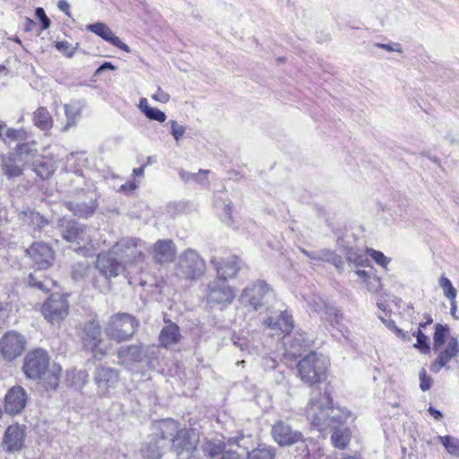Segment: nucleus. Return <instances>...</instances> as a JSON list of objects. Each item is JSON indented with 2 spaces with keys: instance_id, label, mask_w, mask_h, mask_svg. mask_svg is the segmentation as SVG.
<instances>
[{
  "instance_id": "nucleus-1",
  "label": "nucleus",
  "mask_w": 459,
  "mask_h": 459,
  "mask_svg": "<svg viewBox=\"0 0 459 459\" xmlns=\"http://www.w3.org/2000/svg\"><path fill=\"white\" fill-rule=\"evenodd\" d=\"M307 418L311 425L322 431L335 424L346 422L351 412L340 406H333L327 393L317 394L310 399L306 410Z\"/></svg>"
},
{
  "instance_id": "nucleus-2",
  "label": "nucleus",
  "mask_w": 459,
  "mask_h": 459,
  "mask_svg": "<svg viewBox=\"0 0 459 459\" xmlns=\"http://www.w3.org/2000/svg\"><path fill=\"white\" fill-rule=\"evenodd\" d=\"M22 368L27 378L40 380L47 389H56L59 385L62 368L56 363L50 364L45 350L36 349L28 352Z\"/></svg>"
},
{
  "instance_id": "nucleus-3",
  "label": "nucleus",
  "mask_w": 459,
  "mask_h": 459,
  "mask_svg": "<svg viewBox=\"0 0 459 459\" xmlns=\"http://www.w3.org/2000/svg\"><path fill=\"white\" fill-rule=\"evenodd\" d=\"M157 433L146 442L141 449L145 459H160L162 452L169 446V437H172L178 429V422L171 419L160 421Z\"/></svg>"
},
{
  "instance_id": "nucleus-4",
  "label": "nucleus",
  "mask_w": 459,
  "mask_h": 459,
  "mask_svg": "<svg viewBox=\"0 0 459 459\" xmlns=\"http://www.w3.org/2000/svg\"><path fill=\"white\" fill-rule=\"evenodd\" d=\"M327 366V359L323 354L316 352L308 353L297 365L300 379L309 385L320 382L325 378Z\"/></svg>"
},
{
  "instance_id": "nucleus-5",
  "label": "nucleus",
  "mask_w": 459,
  "mask_h": 459,
  "mask_svg": "<svg viewBox=\"0 0 459 459\" xmlns=\"http://www.w3.org/2000/svg\"><path fill=\"white\" fill-rule=\"evenodd\" d=\"M138 325V321L133 316L118 313L109 318L106 332L111 339L120 342L131 338Z\"/></svg>"
},
{
  "instance_id": "nucleus-6",
  "label": "nucleus",
  "mask_w": 459,
  "mask_h": 459,
  "mask_svg": "<svg viewBox=\"0 0 459 459\" xmlns=\"http://www.w3.org/2000/svg\"><path fill=\"white\" fill-rule=\"evenodd\" d=\"M63 227V238L72 245L75 251L87 249L88 247H91L92 238L97 234L94 228L87 227L75 221H68Z\"/></svg>"
},
{
  "instance_id": "nucleus-7",
  "label": "nucleus",
  "mask_w": 459,
  "mask_h": 459,
  "mask_svg": "<svg viewBox=\"0 0 459 459\" xmlns=\"http://www.w3.org/2000/svg\"><path fill=\"white\" fill-rule=\"evenodd\" d=\"M83 347L91 351L94 358L100 359L110 349V342L102 338L100 325L95 321L86 323L82 329Z\"/></svg>"
},
{
  "instance_id": "nucleus-8",
  "label": "nucleus",
  "mask_w": 459,
  "mask_h": 459,
  "mask_svg": "<svg viewBox=\"0 0 459 459\" xmlns=\"http://www.w3.org/2000/svg\"><path fill=\"white\" fill-rule=\"evenodd\" d=\"M144 250V243L136 238H123L112 247V253L119 256L126 266L143 262Z\"/></svg>"
},
{
  "instance_id": "nucleus-9",
  "label": "nucleus",
  "mask_w": 459,
  "mask_h": 459,
  "mask_svg": "<svg viewBox=\"0 0 459 459\" xmlns=\"http://www.w3.org/2000/svg\"><path fill=\"white\" fill-rule=\"evenodd\" d=\"M204 261L195 250L188 249L180 255L178 271L186 279H196L204 274Z\"/></svg>"
},
{
  "instance_id": "nucleus-10",
  "label": "nucleus",
  "mask_w": 459,
  "mask_h": 459,
  "mask_svg": "<svg viewBox=\"0 0 459 459\" xmlns=\"http://www.w3.org/2000/svg\"><path fill=\"white\" fill-rule=\"evenodd\" d=\"M68 301L59 293L52 294L42 306L44 317L51 324L59 323L68 315Z\"/></svg>"
},
{
  "instance_id": "nucleus-11",
  "label": "nucleus",
  "mask_w": 459,
  "mask_h": 459,
  "mask_svg": "<svg viewBox=\"0 0 459 459\" xmlns=\"http://www.w3.org/2000/svg\"><path fill=\"white\" fill-rule=\"evenodd\" d=\"M235 296V291L227 281L216 279L208 284L206 299L210 305L230 304Z\"/></svg>"
},
{
  "instance_id": "nucleus-12",
  "label": "nucleus",
  "mask_w": 459,
  "mask_h": 459,
  "mask_svg": "<svg viewBox=\"0 0 459 459\" xmlns=\"http://www.w3.org/2000/svg\"><path fill=\"white\" fill-rule=\"evenodd\" d=\"M270 290L265 281H257L243 290L240 295V301L245 306H250L256 310L263 306L264 299Z\"/></svg>"
},
{
  "instance_id": "nucleus-13",
  "label": "nucleus",
  "mask_w": 459,
  "mask_h": 459,
  "mask_svg": "<svg viewBox=\"0 0 459 459\" xmlns=\"http://www.w3.org/2000/svg\"><path fill=\"white\" fill-rule=\"evenodd\" d=\"M26 252L33 262V266L38 270H46L53 264L55 254L46 243L35 242Z\"/></svg>"
},
{
  "instance_id": "nucleus-14",
  "label": "nucleus",
  "mask_w": 459,
  "mask_h": 459,
  "mask_svg": "<svg viewBox=\"0 0 459 459\" xmlns=\"http://www.w3.org/2000/svg\"><path fill=\"white\" fill-rule=\"evenodd\" d=\"M25 338L16 333H6L0 341V351L6 360H13L19 357L25 349Z\"/></svg>"
},
{
  "instance_id": "nucleus-15",
  "label": "nucleus",
  "mask_w": 459,
  "mask_h": 459,
  "mask_svg": "<svg viewBox=\"0 0 459 459\" xmlns=\"http://www.w3.org/2000/svg\"><path fill=\"white\" fill-rule=\"evenodd\" d=\"M272 437L281 446H290L303 440V435L300 431L294 430L282 420L277 421L273 426Z\"/></svg>"
},
{
  "instance_id": "nucleus-16",
  "label": "nucleus",
  "mask_w": 459,
  "mask_h": 459,
  "mask_svg": "<svg viewBox=\"0 0 459 459\" xmlns=\"http://www.w3.org/2000/svg\"><path fill=\"white\" fill-rule=\"evenodd\" d=\"M114 255L116 254L111 250L108 253L100 254L97 257L96 267L107 279L118 276L126 269V265L117 261Z\"/></svg>"
},
{
  "instance_id": "nucleus-17",
  "label": "nucleus",
  "mask_w": 459,
  "mask_h": 459,
  "mask_svg": "<svg viewBox=\"0 0 459 459\" xmlns=\"http://www.w3.org/2000/svg\"><path fill=\"white\" fill-rule=\"evenodd\" d=\"M25 441V427L20 424L9 426L4 436L3 445L8 452H16L22 448Z\"/></svg>"
},
{
  "instance_id": "nucleus-18",
  "label": "nucleus",
  "mask_w": 459,
  "mask_h": 459,
  "mask_svg": "<svg viewBox=\"0 0 459 459\" xmlns=\"http://www.w3.org/2000/svg\"><path fill=\"white\" fill-rule=\"evenodd\" d=\"M437 351L438 355L430 366V370L434 373H437L443 367H446L453 358L458 355L459 343L457 338L454 336L449 337L446 345Z\"/></svg>"
},
{
  "instance_id": "nucleus-19",
  "label": "nucleus",
  "mask_w": 459,
  "mask_h": 459,
  "mask_svg": "<svg viewBox=\"0 0 459 459\" xmlns=\"http://www.w3.org/2000/svg\"><path fill=\"white\" fill-rule=\"evenodd\" d=\"M27 393L22 386L12 387L5 394V411L9 414H18L25 407Z\"/></svg>"
},
{
  "instance_id": "nucleus-20",
  "label": "nucleus",
  "mask_w": 459,
  "mask_h": 459,
  "mask_svg": "<svg viewBox=\"0 0 459 459\" xmlns=\"http://www.w3.org/2000/svg\"><path fill=\"white\" fill-rule=\"evenodd\" d=\"M95 381L98 392L107 394L118 383V372L111 368L100 367L95 373Z\"/></svg>"
},
{
  "instance_id": "nucleus-21",
  "label": "nucleus",
  "mask_w": 459,
  "mask_h": 459,
  "mask_svg": "<svg viewBox=\"0 0 459 459\" xmlns=\"http://www.w3.org/2000/svg\"><path fill=\"white\" fill-rule=\"evenodd\" d=\"M149 348L138 345H131L122 347L118 351V358L120 363L125 366H129L134 362L143 361L144 359H150L149 354L154 356V351L149 352Z\"/></svg>"
},
{
  "instance_id": "nucleus-22",
  "label": "nucleus",
  "mask_w": 459,
  "mask_h": 459,
  "mask_svg": "<svg viewBox=\"0 0 459 459\" xmlns=\"http://www.w3.org/2000/svg\"><path fill=\"white\" fill-rule=\"evenodd\" d=\"M172 442V448L178 455L184 452L189 454L195 448L196 442L190 437V432L186 429H178L172 437H169V444Z\"/></svg>"
},
{
  "instance_id": "nucleus-23",
  "label": "nucleus",
  "mask_w": 459,
  "mask_h": 459,
  "mask_svg": "<svg viewBox=\"0 0 459 459\" xmlns=\"http://www.w3.org/2000/svg\"><path fill=\"white\" fill-rule=\"evenodd\" d=\"M86 30L98 35L107 42H109L113 46L126 51L130 52L129 47L122 42V40L117 37L111 29L103 22H96L86 26Z\"/></svg>"
},
{
  "instance_id": "nucleus-24",
  "label": "nucleus",
  "mask_w": 459,
  "mask_h": 459,
  "mask_svg": "<svg viewBox=\"0 0 459 459\" xmlns=\"http://www.w3.org/2000/svg\"><path fill=\"white\" fill-rule=\"evenodd\" d=\"M212 263L216 268L218 280L224 281L234 278L240 269L239 260L236 256H230L220 262L212 259Z\"/></svg>"
},
{
  "instance_id": "nucleus-25",
  "label": "nucleus",
  "mask_w": 459,
  "mask_h": 459,
  "mask_svg": "<svg viewBox=\"0 0 459 459\" xmlns=\"http://www.w3.org/2000/svg\"><path fill=\"white\" fill-rule=\"evenodd\" d=\"M308 306L317 313L322 319L333 323L337 322L339 311L333 306H330L322 297L313 295L307 301Z\"/></svg>"
},
{
  "instance_id": "nucleus-26",
  "label": "nucleus",
  "mask_w": 459,
  "mask_h": 459,
  "mask_svg": "<svg viewBox=\"0 0 459 459\" xmlns=\"http://www.w3.org/2000/svg\"><path fill=\"white\" fill-rule=\"evenodd\" d=\"M152 254L156 263H169L175 257L176 247L171 240H158L152 247Z\"/></svg>"
},
{
  "instance_id": "nucleus-27",
  "label": "nucleus",
  "mask_w": 459,
  "mask_h": 459,
  "mask_svg": "<svg viewBox=\"0 0 459 459\" xmlns=\"http://www.w3.org/2000/svg\"><path fill=\"white\" fill-rule=\"evenodd\" d=\"M83 108L84 101L81 100H72L64 105L66 123L62 127V132H67L70 128L76 126Z\"/></svg>"
},
{
  "instance_id": "nucleus-28",
  "label": "nucleus",
  "mask_w": 459,
  "mask_h": 459,
  "mask_svg": "<svg viewBox=\"0 0 459 459\" xmlns=\"http://www.w3.org/2000/svg\"><path fill=\"white\" fill-rule=\"evenodd\" d=\"M264 324L268 328L279 333L287 334L293 329L292 316L287 311L281 312L276 316H270L265 320Z\"/></svg>"
},
{
  "instance_id": "nucleus-29",
  "label": "nucleus",
  "mask_w": 459,
  "mask_h": 459,
  "mask_svg": "<svg viewBox=\"0 0 459 459\" xmlns=\"http://www.w3.org/2000/svg\"><path fill=\"white\" fill-rule=\"evenodd\" d=\"M181 337L178 325L171 321H166V325L162 327L160 333V344L165 348H169L178 343Z\"/></svg>"
},
{
  "instance_id": "nucleus-30",
  "label": "nucleus",
  "mask_w": 459,
  "mask_h": 459,
  "mask_svg": "<svg viewBox=\"0 0 459 459\" xmlns=\"http://www.w3.org/2000/svg\"><path fill=\"white\" fill-rule=\"evenodd\" d=\"M26 148L27 146L22 145L20 147L21 153L15 154L13 157H2V169L8 178L17 177L22 174V168L19 163L22 161V152Z\"/></svg>"
},
{
  "instance_id": "nucleus-31",
  "label": "nucleus",
  "mask_w": 459,
  "mask_h": 459,
  "mask_svg": "<svg viewBox=\"0 0 459 459\" xmlns=\"http://www.w3.org/2000/svg\"><path fill=\"white\" fill-rule=\"evenodd\" d=\"M66 206L75 216L87 218L94 213L98 204L91 199L89 202H70Z\"/></svg>"
},
{
  "instance_id": "nucleus-32",
  "label": "nucleus",
  "mask_w": 459,
  "mask_h": 459,
  "mask_svg": "<svg viewBox=\"0 0 459 459\" xmlns=\"http://www.w3.org/2000/svg\"><path fill=\"white\" fill-rule=\"evenodd\" d=\"M34 125L40 130L48 131L53 126V118L49 111L44 108H39L33 114Z\"/></svg>"
},
{
  "instance_id": "nucleus-33",
  "label": "nucleus",
  "mask_w": 459,
  "mask_h": 459,
  "mask_svg": "<svg viewBox=\"0 0 459 459\" xmlns=\"http://www.w3.org/2000/svg\"><path fill=\"white\" fill-rule=\"evenodd\" d=\"M138 108L145 115V117L151 120L163 123L167 118V116L163 111L151 107L147 99L145 98H142L140 100Z\"/></svg>"
},
{
  "instance_id": "nucleus-34",
  "label": "nucleus",
  "mask_w": 459,
  "mask_h": 459,
  "mask_svg": "<svg viewBox=\"0 0 459 459\" xmlns=\"http://www.w3.org/2000/svg\"><path fill=\"white\" fill-rule=\"evenodd\" d=\"M21 219L39 231L48 224V221L43 216L31 210L22 212Z\"/></svg>"
},
{
  "instance_id": "nucleus-35",
  "label": "nucleus",
  "mask_w": 459,
  "mask_h": 459,
  "mask_svg": "<svg viewBox=\"0 0 459 459\" xmlns=\"http://www.w3.org/2000/svg\"><path fill=\"white\" fill-rule=\"evenodd\" d=\"M56 169L55 163L48 160L40 159L33 163V170L42 179L50 178Z\"/></svg>"
},
{
  "instance_id": "nucleus-36",
  "label": "nucleus",
  "mask_w": 459,
  "mask_h": 459,
  "mask_svg": "<svg viewBox=\"0 0 459 459\" xmlns=\"http://www.w3.org/2000/svg\"><path fill=\"white\" fill-rule=\"evenodd\" d=\"M351 440V431L349 429H334L331 441L334 447L339 449H345Z\"/></svg>"
},
{
  "instance_id": "nucleus-37",
  "label": "nucleus",
  "mask_w": 459,
  "mask_h": 459,
  "mask_svg": "<svg viewBox=\"0 0 459 459\" xmlns=\"http://www.w3.org/2000/svg\"><path fill=\"white\" fill-rule=\"evenodd\" d=\"M87 162L83 153H70L66 156V169L75 174L81 173V168Z\"/></svg>"
},
{
  "instance_id": "nucleus-38",
  "label": "nucleus",
  "mask_w": 459,
  "mask_h": 459,
  "mask_svg": "<svg viewBox=\"0 0 459 459\" xmlns=\"http://www.w3.org/2000/svg\"><path fill=\"white\" fill-rule=\"evenodd\" d=\"M368 254H363L356 250H350L347 254V261L354 268L369 267L370 262L367 256Z\"/></svg>"
},
{
  "instance_id": "nucleus-39",
  "label": "nucleus",
  "mask_w": 459,
  "mask_h": 459,
  "mask_svg": "<svg viewBox=\"0 0 459 459\" xmlns=\"http://www.w3.org/2000/svg\"><path fill=\"white\" fill-rule=\"evenodd\" d=\"M448 335L449 327L447 325L437 324L433 336V349L435 351H439L444 346Z\"/></svg>"
},
{
  "instance_id": "nucleus-40",
  "label": "nucleus",
  "mask_w": 459,
  "mask_h": 459,
  "mask_svg": "<svg viewBox=\"0 0 459 459\" xmlns=\"http://www.w3.org/2000/svg\"><path fill=\"white\" fill-rule=\"evenodd\" d=\"M437 438L448 454L454 456H459V440L456 437L439 436Z\"/></svg>"
},
{
  "instance_id": "nucleus-41",
  "label": "nucleus",
  "mask_w": 459,
  "mask_h": 459,
  "mask_svg": "<svg viewBox=\"0 0 459 459\" xmlns=\"http://www.w3.org/2000/svg\"><path fill=\"white\" fill-rule=\"evenodd\" d=\"M438 284L440 288L443 290L444 296L448 299H455L457 296V290L453 286L452 281L446 277L445 275H441L438 280Z\"/></svg>"
},
{
  "instance_id": "nucleus-42",
  "label": "nucleus",
  "mask_w": 459,
  "mask_h": 459,
  "mask_svg": "<svg viewBox=\"0 0 459 459\" xmlns=\"http://www.w3.org/2000/svg\"><path fill=\"white\" fill-rule=\"evenodd\" d=\"M274 450L268 446H260L248 453L247 459H273Z\"/></svg>"
},
{
  "instance_id": "nucleus-43",
  "label": "nucleus",
  "mask_w": 459,
  "mask_h": 459,
  "mask_svg": "<svg viewBox=\"0 0 459 459\" xmlns=\"http://www.w3.org/2000/svg\"><path fill=\"white\" fill-rule=\"evenodd\" d=\"M204 452L211 457H214L225 450V445L221 440H210L204 446Z\"/></svg>"
},
{
  "instance_id": "nucleus-44",
  "label": "nucleus",
  "mask_w": 459,
  "mask_h": 459,
  "mask_svg": "<svg viewBox=\"0 0 459 459\" xmlns=\"http://www.w3.org/2000/svg\"><path fill=\"white\" fill-rule=\"evenodd\" d=\"M417 338V342L414 347L417 348L421 353L427 354L430 351V346L429 344V338L420 329L413 333Z\"/></svg>"
},
{
  "instance_id": "nucleus-45",
  "label": "nucleus",
  "mask_w": 459,
  "mask_h": 459,
  "mask_svg": "<svg viewBox=\"0 0 459 459\" xmlns=\"http://www.w3.org/2000/svg\"><path fill=\"white\" fill-rule=\"evenodd\" d=\"M210 171L207 169H200L198 173H187L185 171L180 172L181 178L186 180H194L198 183H204L206 180V176Z\"/></svg>"
},
{
  "instance_id": "nucleus-46",
  "label": "nucleus",
  "mask_w": 459,
  "mask_h": 459,
  "mask_svg": "<svg viewBox=\"0 0 459 459\" xmlns=\"http://www.w3.org/2000/svg\"><path fill=\"white\" fill-rule=\"evenodd\" d=\"M367 254L369 255L372 257V259L383 268H386L388 264L390 263V258L385 256L381 251L368 248Z\"/></svg>"
},
{
  "instance_id": "nucleus-47",
  "label": "nucleus",
  "mask_w": 459,
  "mask_h": 459,
  "mask_svg": "<svg viewBox=\"0 0 459 459\" xmlns=\"http://www.w3.org/2000/svg\"><path fill=\"white\" fill-rule=\"evenodd\" d=\"M56 48L66 57H72L75 53V47H73L68 41H57L55 44Z\"/></svg>"
},
{
  "instance_id": "nucleus-48",
  "label": "nucleus",
  "mask_w": 459,
  "mask_h": 459,
  "mask_svg": "<svg viewBox=\"0 0 459 459\" xmlns=\"http://www.w3.org/2000/svg\"><path fill=\"white\" fill-rule=\"evenodd\" d=\"M317 261H327L332 262L334 264H337V263H341V258L337 256L333 252L328 249H324L319 252H317Z\"/></svg>"
},
{
  "instance_id": "nucleus-49",
  "label": "nucleus",
  "mask_w": 459,
  "mask_h": 459,
  "mask_svg": "<svg viewBox=\"0 0 459 459\" xmlns=\"http://www.w3.org/2000/svg\"><path fill=\"white\" fill-rule=\"evenodd\" d=\"M419 377L420 389L423 392L429 390L432 385V378L427 375L425 368H421Z\"/></svg>"
},
{
  "instance_id": "nucleus-50",
  "label": "nucleus",
  "mask_w": 459,
  "mask_h": 459,
  "mask_svg": "<svg viewBox=\"0 0 459 459\" xmlns=\"http://www.w3.org/2000/svg\"><path fill=\"white\" fill-rule=\"evenodd\" d=\"M171 134L176 141H178L185 134L186 128L184 126L179 125L176 120L170 121Z\"/></svg>"
},
{
  "instance_id": "nucleus-51",
  "label": "nucleus",
  "mask_w": 459,
  "mask_h": 459,
  "mask_svg": "<svg viewBox=\"0 0 459 459\" xmlns=\"http://www.w3.org/2000/svg\"><path fill=\"white\" fill-rule=\"evenodd\" d=\"M384 323L385 324V325L390 330H393L397 334V336H399L403 340H404V341H406V340L410 341L411 340V336L409 335V333H403L400 328H398L395 325V323L393 320L384 321Z\"/></svg>"
},
{
  "instance_id": "nucleus-52",
  "label": "nucleus",
  "mask_w": 459,
  "mask_h": 459,
  "mask_svg": "<svg viewBox=\"0 0 459 459\" xmlns=\"http://www.w3.org/2000/svg\"><path fill=\"white\" fill-rule=\"evenodd\" d=\"M35 14L41 22L42 30H47L50 25V20L46 15L44 9L38 7L35 11Z\"/></svg>"
},
{
  "instance_id": "nucleus-53",
  "label": "nucleus",
  "mask_w": 459,
  "mask_h": 459,
  "mask_svg": "<svg viewBox=\"0 0 459 459\" xmlns=\"http://www.w3.org/2000/svg\"><path fill=\"white\" fill-rule=\"evenodd\" d=\"M152 99L160 103H167L169 101L170 96L159 87L157 91L152 95Z\"/></svg>"
},
{
  "instance_id": "nucleus-54",
  "label": "nucleus",
  "mask_w": 459,
  "mask_h": 459,
  "mask_svg": "<svg viewBox=\"0 0 459 459\" xmlns=\"http://www.w3.org/2000/svg\"><path fill=\"white\" fill-rule=\"evenodd\" d=\"M364 284H366V287L367 289L369 290V291H377L378 288H379V284H380V281H379V278L374 274H372L367 282H364Z\"/></svg>"
},
{
  "instance_id": "nucleus-55",
  "label": "nucleus",
  "mask_w": 459,
  "mask_h": 459,
  "mask_svg": "<svg viewBox=\"0 0 459 459\" xmlns=\"http://www.w3.org/2000/svg\"><path fill=\"white\" fill-rule=\"evenodd\" d=\"M363 267L355 268L354 272L359 278L362 283L367 282L368 278L372 275L369 272L362 269Z\"/></svg>"
},
{
  "instance_id": "nucleus-56",
  "label": "nucleus",
  "mask_w": 459,
  "mask_h": 459,
  "mask_svg": "<svg viewBox=\"0 0 459 459\" xmlns=\"http://www.w3.org/2000/svg\"><path fill=\"white\" fill-rule=\"evenodd\" d=\"M57 7L60 11L65 13L68 17H71L70 4L66 0H59Z\"/></svg>"
},
{
  "instance_id": "nucleus-57",
  "label": "nucleus",
  "mask_w": 459,
  "mask_h": 459,
  "mask_svg": "<svg viewBox=\"0 0 459 459\" xmlns=\"http://www.w3.org/2000/svg\"><path fill=\"white\" fill-rule=\"evenodd\" d=\"M223 214L222 220L230 221L231 219V207L230 204H223Z\"/></svg>"
},
{
  "instance_id": "nucleus-58",
  "label": "nucleus",
  "mask_w": 459,
  "mask_h": 459,
  "mask_svg": "<svg viewBox=\"0 0 459 459\" xmlns=\"http://www.w3.org/2000/svg\"><path fill=\"white\" fill-rule=\"evenodd\" d=\"M106 70H115V66L111 63L106 62L96 70L95 74H101Z\"/></svg>"
},
{
  "instance_id": "nucleus-59",
  "label": "nucleus",
  "mask_w": 459,
  "mask_h": 459,
  "mask_svg": "<svg viewBox=\"0 0 459 459\" xmlns=\"http://www.w3.org/2000/svg\"><path fill=\"white\" fill-rule=\"evenodd\" d=\"M450 314L454 319H458V316H456V310H457V305H456V299H450Z\"/></svg>"
},
{
  "instance_id": "nucleus-60",
  "label": "nucleus",
  "mask_w": 459,
  "mask_h": 459,
  "mask_svg": "<svg viewBox=\"0 0 459 459\" xmlns=\"http://www.w3.org/2000/svg\"><path fill=\"white\" fill-rule=\"evenodd\" d=\"M137 188V185L134 182L126 183L121 186L120 190L121 191H134Z\"/></svg>"
},
{
  "instance_id": "nucleus-61",
  "label": "nucleus",
  "mask_w": 459,
  "mask_h": 459,
  "mask_svg": "<svg viewBox=\"0 0 459 459\" xmlns=\"http://www.w3.org/2000/svg\"><path fill=\"white\" fill-rule=\"evenodd\" d=\"M221 459H240L238 455L236 452L226 451L223 453Z\"/></svg>"
},
{
  "instance_id": "nucleus-62",
  "label": "nucleus",
  "mask_w": 459,
  "mask_h": 459,
  "mask_svg": "<svg viewBox=\"0 0 459 459\" xmlns=\"http://www.w3.org/2000/svg\"><path fill=\"white\" fill-rule=\"evenodd\" d=\"M429 412L431 416H433L436 420H439L442 418V413L436 410L434 407L430 406L429 408Z\"/></svg>"
},
{
  "instance_id": "nucleus-63",
  "label": "nucleus",
  "mask_w": 459,
  "mask_h": 459,
  "mask_svg": "<svg viewBox=\"0 0 459 459\" xmlns=\"http://www.w3.org/2000/svg\"><path fill=\"white\" fill-rule=\"evenodd\" d=\"M21 134V131L15 129H8L6 133L7 136L12 139H17Z\"/></svg>"
},
{
  "instance_id": "nucleus-64",
  "label": "nucleus",
  "mask_w": 459,
  "mask_h": 459,
  "mask_svg": "<svg viewBox=\"0 0 459 459\" xmlns=\"http://www.w3.org/2000/svg\"><path fill=\"white\" fill-rule=\"evenodd\" d=\"M299 251L304 254L306 256H307L308 258L312 259V260H317V253H310L308 251H307L306 249L302 248V247H299Z\"/></svg>"
}]
</instances>
